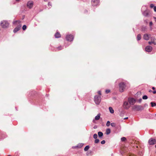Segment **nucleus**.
Listing matches in <instances>:
<instances>
[{"label":"nucleus","instance_id":"nucleus-42","mask_svg":"<svg viewBox=\"0 0 156 156\" xmlns=\"http://www.w3.org/2000/svg\"><path fill=\"white\" fill-rule=\"evenodd\" d=\"M119 80H116V82H115V83H117V82H119Z\"/></svg>","mask_w":156,"mask_h":156},{"label":"nucleus","instance_id":"nucleus-39","mask_svg":"<svg viewBox=\"0 0 156 156\" xmlns=\"http://www.w3.org/2000/svg\"><path fill=\"white\" fill-rule=\"evenodd\" d=\"M98 94H99L100 95H101V92L100 91H99L98 92Z\"/></svg>","mask_w":156,"mask_h":156},{"label":"nucleus","instance_id":"nucleus-53","mask_svg":"<svg viewBox=\"0 0 156 156\" xmlns=\"http://www.w3.org/2000/svg\"><path fill=\"white\" fill-rule=\"evenodd\" d=\"M67 46H66V47H67Z\"/></svg>","mask_w":156,"mask_h":156},{"label":"nucleus","instance_id":"nucleus-19","mask_svg":"<svg viewBox=\"0 0 156 156\" xmlns=\"http://www.w3.org/2000/svg\"><path fill=\"white\" fill-rule=\"evenodd\" d=\"M111 133V130L109 128L107 129L106 130V133L107 135Z\"/></svg>","mask_w":156,"mask_h":156},{"label":"nucleus","instance_id":"nucleus-49","mask_svg":"<svg viewBox=\"0 0 156 156\" xmlns=\"http://www.w3.org/2000/svg\"><path fill=\"white\" fill-rule=\"evenodd\" d=\"M2 138H5V137H3L2 135Z\"/></svg>","mask_w":156,"mask_h":156},{"label":"nucleus","instance_id":"nucleus-23","mask_svg":"<svg viewBox=\"0 0 156 156\" xmlns=\"http://www.w3.org/2000/svg\"><path fill=\"white\" fill-rule=\"evenodd\" d=\"M150 104L152 107H154V106H156V103L155 102H151Z\"/></svg>","mask_w":156,"mask_h":156},{"label":"nucleus","instance_id":"nucleus-47","mask_svg":"<svg viewBox=\"0 0 156 156\" xmlns=\"http://www.w3.org/2000/svg\"><path fill=\"white\" fill-rule=\"evenodd\" d=\"M128 119V117H126L124 119Z\"/></svg>","mask_w":156,"mask_h":156},{"label":"nucleus","instance_id":"nucleus-46","mask_svg":"<svg viewBox=\"0 0 156 156\" xmlns=\"http://www.w3.org/2000/svg\"><path fill=\"white\" fill-rule=\"evenodd\" d=\"M152 89L153 90H154L155 89V88L154 87H152Z\"/></svg>","mask_w":156,"mask_h":156},{"label":"nucleus","instance_id":"nucleus-13","mask_svg":"<svg viewBox=\"0 0 156 156\" xmlns=\"http://www.w3.org/2000/svg\"><path fill=\"white\" fill-rule=\"evenodd\" d=\"M33 5V2L31 1H29L28 2L27 4V7L30 9H31Z\"/></svg>","mask_w":156,"mask_h":156},{"label":"nucleus","instance_id":"nucleus-45","mask_svg":"<svg viewBox=\"0 0 156 156\" xmlns=\"http://www.w3.org/2000/svg\"><path fill=\"white\" fill-rule=\"evenodd\" d=\"M154 18L155 20V21L156 22V17H154Z\"/></svg>","mask_w":156,"mask_h":156},{"label":"nucleus","instance_id":"nucleus-11","mask_svg":"<svg viewBox=\"0 0 156 156\" xmlns=\"http://www.w3.org/2000/svg\"><path fill=\"white\" fill-rule=\"evenodd\" d=\"M152 50V47L149 45L147 46L145 48V50L146 51L148 52H151Z\"/></svg>","mask_w":156,"mask_h":156},{"label":"nucleus","instance_id":"nucleus-30","mask_svg":"<svg viewBox=\"0 0 156 156\" xmlns=\"http://www.w3.org/2000/svg\"><path fill=\"white\" fill-rule=\"evenodd\" d=\"M147 98L148 97L147 95H144L142 97V98L144 100L147 99Z\"/></svg>","mask_w":156,"mask_h":156},{"label":"nucleus","instance_id":"nucleus-24","mask_svg":"<svg viewBox=\"0 0 156 156\" xmlns=\"http://www.w3.org/2000/svg\"><path fill=\"white\" fill-rule=\"evenodd\" d=\"M64 48V47L62 46H60L59 47H58L57 49L58 50H61Z\"/></svg>","mask_w":156,"mask_h":156},{"label":"nucleus","instance_id":"nucleus-14","mask_svg":"<svg viewBox=\"0 0 156 156\" xmlns=\"http://www.w3.org/2000/svg\"><path fill=\"white\" fill-rule=\"evenodd\" d=\"M83 144L82 143L79 144L77 146H75L73 147L72 148L73 149H75V148H76V147L80 148L81 147L83 146Z\"/></svg>","mask_w":156,"mask_h":156},{"label":"nucleus","instance_id":"nucleus-37","mask_svg":"<svg viewBox=\"0 0 156 156\" xmlns=\"http://www.w3.org/2000/svg\"><path fill=\"white\" fill-rule=\"evenodd\" d=\"M154 5L153 4H151L150 5V7L151 8H153V7L154 8Z\"/></svg>","mask_w":156,"mask_h":156},{"label":"nucleus","instance_id":"nucleus-17","mask_svg":"<svg viewBox=\"0 0 156 156\" xmlns=\"http://www.w3.org/2000/svg\"><path fill=\"white\" fill-rule=\"evenodd\" d=\"M143 14L145 16H147L148 15V13L147 11L145 10L143 12Z\"/></svg>","mask_w":156,"mask_h":156},{"label":"nucleus","instance_id":"nucleus-22","mask_svg":"<svg viewBox=\"0 0 156 156\" xmlns=\"http://www.w3.org/2000/svg\"><path fill=\"white\" fill-rule=\"evenodd\" d=\"M98 134L99 137H102L103 136V133L101 132H98Z\"/></svg>","mask_w":156,"mask_h":156},{"label":"nucleus","instance_id":"nucleus-21","mask_svg":"<svg viewBox=\"0 0 156 156\" xmlns=\"http://www.w3.org/2000/svg\"><path fill=\"white\" fill-rule=\"evenodd\" d=\"M141 39V35L140 34H139L137 35V41L140 40Z\"/></svg>","mask_w":156,"mask_h":156},{"label":"nucleus","instance_id":"nucleus-32","mask_svg":"<svg viewBox=\"0 0 156 156\" xmlns=\"http://www.w3.org/2000/svg\"><path fill=\"white\" fill-rule=\"evenodd\" d=\"M27 28V26L25 25H23L22 29L23 30H25Z\"/></svg>","mask_w":156,"mask_h":156},{"label":"nucleus","instance_id":"nucleus-35","mask_svg":"<svg viewBox=\"0 0 156 156\" xmlns=\"http://www.w3.org/2000/svg\"><path fill=\"white\" fill-rule=\"evenodd\" d=\"M105 143V140H103L101 142V143L102 144H104Z\"/></svg>","mask_w":156,"mask_h":156},{"label":"nucleus","instance_id":"nucleus-2","mask_svg":"<svg viewBox=\"0 0 156 156\" xmlns=\"http://www.w3.org/2000/svg\"><path fill=\"white\" fill-rule=\"evenodd\" d=\"M13 23L15 25H17V26L13 30V32L16 33L20 29L21 25L20 22L19 21H16L13 22Z\"/></svg>","mask_w":156,"mask_h":156},{"label":"nucleus","instance_id":"nucleus-43","mask_svg":"<svg viewBox=\"0 0 156 156\" xmlns=\"http://www.w3.org/2000/svg\"><path fill=\"white\" fill-rule=\"evenodd\" d=\"M153 93L154 94H156V90H154V91H153Z\"/></svg>","mask_w":156,"mask_h":156},{"label":"nucleus","instance_id":"nucleus-9","mask_svg":"<svg viewBox=\"0 0 156 156\" xmlns=\"http://www.w3.org/2000/svg\"><path fill=\"white\" fill-rule=\"evenodd\" d=\"M99 0H92L91 4L93 6H97L99 4Z\"/></svg>","mask_w":156,"mask_h":156},{"label":"nucleus","instance_id":"nucleus-29","mask_svg":"<svg viewBox=\"0 0 156 156\" xmlns=\"http://www.w3.org/2000/svg\"><path fill=\"white\" fill-rule=\"evenodd\" d=\"M111 125L112 127H115V123L112 122L111 123Z\"/></svg>","mask_w":156,"mask_h":156},{"label":"nucleus","instance_id":"nucleus-16","mask_svg":"<svg viewBox=\"0 0 156 156\" xmlns=\"http://www.w3.org/2000/svg\"><path fill=\"white\" fill-rule=\"evenodd\" d=\"M155 39H153V41H151L148 42V44H154V45H155L156 44V43L155 42Z\"/></svg>","mask_w":156,"mask_h":156},{"label":"nucleus","instance_id":"nucleus-5","mask_svg":"<svg viewBox=\"0 0 156 156\" xmlns=\"http://www.w3.org/2000/svg\"><path fill=\"white\" fill-rule=\"evenodd\" d=\"M0 25L3 28H5L9 27V23L7 21L3 20L1 22Z\"/></svg>","mask_w":156,"mask_h":156},{"label":"nucleus","instance_id":"nucleus-34","mask_svg":"<svg viewBox=\"0 0 156 156\" xmlns=\"http://www.w3.org/2000/svg\"><path fill=\"white\" fill-rule=\"evenodd\" d=\"M153 25V23L152 22H150L149 23V25L150 26V28L151 30H152V28L151 27V26Z\"/></svg>","mask_w":156,"mask_h":156},{"label":"nucleus","instance_id":"nucleus-4","mask_svg":"<svg viewBox=\"0 0 156 156\" xmlns=\"http://www.w3.org/2000/svg\"><path fill=\"white\" fill-rule=\"evenodd\" d=\"M101 100V97L100 96L96 95L95 96L94 98V101L97 105L100 104Z\"/></svg>","mask_w":156,"mask_h":156},{"label":"nucleus","instance_id":"nucleus-3","mask_svg":"<svg viewBox=\"0 0 156 156\" xmlns=\"http://www.w3.org/2000/svg\"><path fill=\"white\" fill-rule=\"evenodd\" d=\"M132 109L135 111H138L143 110L144 109L143 107L139 105H134L132 107Z\"/></svg>","mask_w":156,"mask_h":156},{"label":"nucleus","instance_id":"nucleus-10","mask_svg":"<svg viewBox=\"0 0 156 156\" xmlns=\"http://www.w3.org/2000/svg\"><path fill=\"white\" fill-rule=\"evenodd\" d=\"M148 143L150 145H154L156 143V140L155 139L151 138L149 140Z\"/></svg>","mask_w":156,"mask_h":156},{"label":"nucleus","instance_id":"nucleus-52","mask_svg":"<svg viewBox=\"0 0 156 156\" xmlns=\"http://www.w3.org/2000/svg\"><path fill=\"white\" fill-rule=\"evenodd\" d=\"M44 1H46L47 0H44Z\"/></svg>","mask_w":156,"mask_h":156},{"label":"nucleus","instance_id":"nucleus-51","mask_svg":"<svg viewBox=\"0 0 156 156\" xmlns=\"http://www.w3.org/2000/svg\"><path fill=\"white\" fill-rule=\"evenodd\" d=\"M149 91L150 92H151L152 91V90H149Z\"/></svg>","mask_w":156,"mask_h":156},{"label":"nucleus","instance_id":"nucleus-26","mask_svg":"<svg viewBox=\"0 0 156 156\" xmlns=\"http://www.w3.org/2000/svg\"><path fill=\"white\" fill-rule=\"evenodd\" d=\"M110 125H111L110 122L109 121H108L106 124V126H107L108 127L110 126Z\"/></svg>","mask_w":156,"mask_h":156},{"label":"nucleus","instance_id":"nucleus-28","mask_svg":"<svg viewBox=\"0 0 156 156\" xmlns=\"http://www.w3.org/2000/svg\"><path fill=\"white\" fill-rule=\"evenodd\" d=\"M146 29V27H143L141 28V30L142 31H145Z\"/></svg>","mask_w":156,"mask_h":156},{"label":"nucleus","instance_id":"nucleus-6","mask_svg":"<svg viewBox=\"0 0 156 156\" xmlns=\"http://www.w3.org/2000/svg\"><path fill=\"white\" fill-rule=\"evenodd\" d=\"M66 39L67 41L71 42L73 41L74 39V37L71 34H68L66 35Z\"/></svg>","mask_w":156,"mask_h":156},{"label":"nucleus","instance_id":"nucleus-44","mask_svg":"<svg viewBox=\"0 0 156 156\" xmlns=\"http://www.w3.org/2000/svg\"><path fill=\"white\" fill-rule=\"evenodd\" d=\"M153 39H154V38H151V41H153Z\"/></svg>","mask_w":156,"mask_h":156},{"label":"nucleus","instance_id":"nucleus-38","mask_svg":"<svg viewBox=\"0 0 156 156\" xmlns=\"http://www.w3.org/2000/svg\"><path fill=\"white\" fill-rule=\"evenodd\" d=\"M154 12H156V6H154Z\"/></svg>","mask_w":156,"mask_h":156},{"label":"nucleus","instance_id":"nucleus-7","mask_svg":"<svg viewBox=\"0 0 156 156\" xmlns=\"http://www.w3.org/2000/svg\"><path fill=\"white\" fill-rule=\"evenodd\" d=\"M128 101L130 105H133L136 102V100L133 98H129L128 99Z\"/></svg>","mask_w":156,"mask_h":156},{"label":"nucleus","instance_id":"nucleus-15","mask_svg":"<svg viewBox=\"0 0 156 156\" xmlns=\"http://www.w3.org/2000/svg\"><path fill=\"white\" fill-rule=\"evenodd\" d=\"M55 37L56 38H58L60 37H61L60 34H59V33L58 32H56L55 34Z\"/></svg>","mask_w":156,"mask_h":156},{"label":"nucleus","instance_id":"nucleus-12","mask_svg":"<svg viewBox=\"0 0 156 156\" xmlns=\"http://www.w3.org/2000/svg\"><path fill=\"white\" fill-rule=\"evenodd\" d=\"M150 37V34H146L144 35L143 38L144 39L147 41L149 40Z\"/></svg>","mask_w":156,"mask_h":156},{"label":"nucleus","instance_id":"nucleus-20","mask_svg":"<svg viewBox=\"0 0 156 156\" xmlns=\"http://www.w3.org/2000/svg\"><path fill=\"white\" fill-rule=\"evenodd\" d=\"M109 109L110 112L111 113H113L114 112V110H113L112 108L111 107H109Z\"/></svg>","mask_w":156,"mask_h":156},{"label":"nucleus","instance_id":"nucleus-1","mask_svg":"<svg viewBox=\"0 0 156 156\" xmlns=\"http://www.w3.org/2000/svg\"><path fill=\"white\" fill-rule=\"evenodd\" d=\"M119 90L120 92H122L126 89L127 87L126 83L122 82L119 83Z\"/></svg>","mask_w":156,"mask_h":156},{"label":"nucleus","instance_id":"nucleus-40","mask_svg":"<svg viewBox=\"0 0 156 156\" xmlns=\"http://www.w3.org/2000/svg\"><path fill=\"white\" fill-rule=\"evenodd\" d=\"M48 6H49V5L51 6V2H49L48 3Z\"/></svg>","mask_w":156,"mask_h":156},{"label":"nucleus","instance_id":"nucleus-18","mask_svg":"<svg viewBox=\"0 0 156 156\" xmlns=\"http://www.w3.org/2000/svg\"><path fill=\"white\" fill-rule=\"evenodd\" d=\"M100 114H98V115L95 117V120H98L100 118Z\"/></svg>","mask_w":156,"mask_h":156},{"label":"nucleus","instance_id":"nucleus-8","mask_svg":"<svg viewBox=\"0 0 156 156\" xmlns=\"http://www.w3.org/2000/svg\"><path fill=\"white\" fill-rule=\"evenodd\" d=\"M123 106L125 109H128L130 107V105L128 102L125 101L124 102Z\"/></svg>","mask_w":156,"mask_h":156},{"label":"nucleus","instance_id":"nucleus-41","mask_svg":"<svg viewBox=\"0 0 156 156\" xmlns=\"http://www.w3.org/2000/svg\"><path fill=\"white\" fill-rule=\"evenodd\" d=\"M142 99L141 98L140 99H139V102L140 103L141 102V101H142Z\"/></svg>","mask_w":156,"mask_h":156},{"label":"nucleus","instance_id":"nucleus-27","mask_svg":"<svg viewBox=\"0 0 156 156\" xmlns=\"http://www.w3.org/2000/svg\"><path fill=\"white\" fill-rule=\"evenodd\" d=\"M98 137V135L97 134L95 133L93 135V137L95 139H96Z\"/></svg>","mask_w":156,"mask_h":156},{"label":"nucleus","instance_id":"nucleus-31","mask_svg":"<svg viewBox=\"0 0 156 156\" xmlns=\"http://www.w3.org/2000/svg\"><path fill=\"white\" fill-rule=\"evenodd\" d=\"M126 139L125 137H122L121 138V140L122 141H124L126 140Z\"/></svg>","mask_w":156,"mask_h":156},{"label":"nucleus","instance_id":"nucleus-54","mask_svg":"<svg viewBox=\"0 0 156 156\" xmlns=\"http://www.w3.org/2000/svg\"><path fill=\"white\" fill-rule=\"evenodd\" d=\"M8 156H11V155H8Z\"/></svg>","mask_w":156,"mask_h":156},{"label":"nucleus","instance_id":"nucleus-36","mask_svg":"<svg viewBox=\"0 0 156 156\" xmlns=\"http://www.w3.org/2000/svg\"><path fill=\"white\" fill-rule=\"evenodd\" d=\"M110 92V90H105V92L106 93L108 94Z\"/></svg>","mask_w":156,"mask_h":156},{"label":"nucleus","instance_id":"nucleus-50","mask_svg":"<svg viewBox=\"0 0 156 156\" xmlns=\"http://www.w3.org/2000/svg\"><path fill=\"white\" fill-rule=\"evenodd\" d=\"M94 121H95V120H94H94H93V122H94Z\"/></svg>","mask_w":156,"mask_h":156},{"label":"nucleus","instance_id":"nucleus-25","mask_svg":"<svg viewBox=\"0 0 156 156\" xmlns=\"http://www.w3.org/2000/svg\"><path fill=\"white\" fill-rule=\"evenodd\" d=\"M89 148V146L88 145L86 146L84 148V150L85 151H87Z\"/></svg>","mask_w":156,"mask_h":156},{"label":"nucleus","instance_id":"nucleus-33","mask_svg":"<svg viewBox=\"0 0 156 156\" xmlns=\"http://www.w3.org/2000/svg\"><path fill=\"white\" fill-rule=\"evenodd\" d=\"M99 140L98 139H97V138L96 139H95V143H96V144H97L99 142Z\"/></svg>","mask_w":156,"mask_h":156},{"label":"nucleus","instance_id":"nucleus-48","mask_svg":"<svg viewBox=\"0 0 156 156\" xmlns=\"http://www.w3.org/2000/svg\"><path fill=\"white\" fill-rule=\"evenodd\" d=\"M16 1V2H19V1H20V0H15Z\"/></svg>","mask_w":156,"mask_h":156}]
</instances>
